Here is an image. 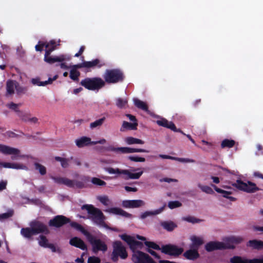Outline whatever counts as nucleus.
<instances>
[{"label":"nucleus","instance_id":"54","mask_svg":"<svg viewBox=\"0 0 263 263\" xmlns=\"http://www.w3.org/2000/svg\"><path fill=\"white\" fill-rule=\"evenodd\" d=\"M21 104H16L13 102H11L7 104V106L10 109L14 110L17 114L21 110L18 109V106Z\"/></svg>","mask_w":263,"mask_h":263},{"label":"nucleus","instance_id":"48","mask_svg":"<svg viewBox=\"0 0 263 263\" xmlns=\"http://www.w3.org/2000/svg\"><path fill=\"white\" fill-rule=\"evenodd\" d=\"M198 186L201 190L203 192L209 194H213L214 193L213 189L208 185H203L200 183L198 184Z\"/></svg>","mask_w":263,"mask_h":263},{"label":"nucleus","instance_id":"10","mask_svg":"<svg viewBox=\"0 0 263 263\" xmlns=\"http://www.w3.org/2000/svg\"><path fill=\"white\" fill-rule=\"evenodd\" d=\"M108 151L115 152L117 154H129L134 153H148V151L142 148H135L128 147H116L114 146L110 145L106 147Z\"/></svg>","mask_w":263,"mask_h":263},{"label":"nucleus","instance_id":"12","mask_svg":"<svg viewBox=\"0 0 263 263\" xmlns=\"http://www.w3.org/2000/svg\"><path fill=\"white\" fill-rule=\"evenodd\" d=\"M132 260L134 263H157L147 254L141 251L134 252Z\"/></svg>","mask_w":263,"mask_h":263},{"label":"nucleus","instance_id":"20","mask_svg":"<svg viewBox=\"0 0 263 263\" xmlns=\"http://www.w3.org/2000/svg\"><path fill=\"white\" fill-rule=\"evenodd\" d=\"M183 256L188 260H195L199 257L197 250L191 249L186 251L183 254Z\"/></svg>","mask_w":263,"mask_h":263},{"label":"nucleus","instance_id":"7","mask_svg":"<svg viewBox=\"0 0 263 263\" xmlns=\"http://www.w3.org/2000/svg\"><path fill=\"white\" fill-rule=\"evenodd\" d=\"M104 170L109 174H122L123 175V178L125 180L129 179H138L143 174V171L138 173H132L128 170H121L118 168H114L112 167H105Z\"/></svg>","mask_w":263,"mask_h":263},{"label":"nucleus","instance_id":"13","mask_svg":"<svg viewBox=\"0 0 263 263\" xmlns=\"http://www.w3.org/2000/svg\"><path fill=\"white\" fill-rule=\"evenodd\" d=\"M70 222L69 218L64 215H59L50 219L48 222V225L50 227L60 228Z\"/></svg>","mask_w":263,"mask_h":263},{"label":"nucleus","instance_id":"47","mask_svg":"<svg viewBox=\"0 0 263 263\" xmlns=\"http://www.w3.org/2000/svg\"><path fill=\"white\" fill-rule=\"evenodd\" d=\"M15 88L17 94L19 95L25 93L28 90L27 87L21 86L17 82L16 83Z\"/></svg>","mask_w":263,"mask_h":263},{"label":"nucleus","instance_id":"18","mask_svg":"<svg viewBox=\"0 0 263 263\" xmlns=\"http://www.w3.org/2000/svg\"><path fill=\"white\" fill-rule=\"evenodd\" d=\"M145 205V202L142 200H124L122 205L126 208H137Z\"/></svg>","mask_w":263,"mask_h":263},{"label":"nucleus","instance_id":"30","mask_svg":"<svg viewBox=\"0 0 263 263\" xmlns=\"http://www.w3.org/2000/svg\"><path fill=\"white\" fill-rule=\"evenodd\" d=\"M192 241V244L190 245V248L198 250L200 246L203 243V241L202 238L196 236H193L191 238Z\"/></svg>","mask_w":263,"mask_h":263},{"label":"nucleus","instance_id":"45","mask_svg":"<svg viewBox=\"0 0 263 263\" xmlns=\"http://www.w3.org/2000/svg\"><path fill=\"white\" fill-rule=\"evenodd\" d=\"M80 75V72L74 68H71L70 71V78L71 79L74 81H77L79 80V77Z\"/></svg>","mask_w":263,"mask_h":263},{"label":"nucleus","instance_id":"61","mask_svg":"<svg viewBox=\"0 0 263 263\" xmlns=\"http://www.w3.org/2000/svg\"><path fill=\"white\" fill-rule=\"evenodd\" d=\"M39 44L36 45L35 47V50L38 51H42L43 47L45 46V43L39 42Z\"/></svg>","mask_w":263,"mask_h":263},{"label":"nucleus","instance_id":"4","mask_svg":"<svg viewBox=\"0 0 263 263\" xmlns=\"http://www.w3.org/2000/svg\"><path fill=\"white\" fill-rule=\"evenodd\" d=\"M80 84L90 90H99L105 85V81L100 77L85 78Z\"/></svg>","mask_w":263,"mask_h":263},{"label":"nucleus","instance_id":"25","mask_svg":"<svg viewBox=\"0 0 263 263\" xmlns=\"http://www.w3.org/2000/svg\"><path fill=\"white\" fill-rule=\"evenodd\" d=\"M85 63L86 68H94L95 67L101 68L105 65V63L100 61L99 59H96L91 61H85Z\"/></svg>","mask_w":263,"mask_h":263},{"label":"nucleus","instance_id":"53","mask_svg":"<svg viewBox=\"0 0 263 263\" xmlns=\"http://www.w3.org/2000/svg\"><path fill=\"white\" fill-rule=\"evenodd\" d=\"M91 182L93 184L98 186H105L106 184V183L104 181L96 177H93L92 178Z\"/></svg>","mask_w":263,"mask_h":263},{"label":"nucleus","instance_id":"59","mask_svg":"<svg viewBox=\"0 0 263 263\" xmlns=\"http://www.w3.org/2000/svg\"><path fill=\"white\" fill-rule=\"evenodd\" d=\"M100 259L96 256H91L88 259L87 263H100Z\"/></svg>","mask_w":263,"mask_h":263},{"label":"nucleus","instance_id":"2","mask_svg":"<svg viewBox=\"0 0 263 263\" xmlns=\"http://www.w3.org/2000/svg\"><path fill=\"white\" fill-rule=\"evenodd\" d=\"M46 50L44 60L49 64H52L57 62H63L65 60V56L63 54L60 56L52 57L50 56L51 53L55 49L56 43L55 41L51 40L49 43H45Z\"/></svg>","mask_w":263,"mask_h":263},{"label":"nucleus","instance_id":"32","mask_svg":"<svg viewBox=\"0 0 263 263\" xmlns=\"http://www.w3.org/2000/svg\"><path fill=\"white\" fill-rule=\"evenodd\" d=\"M247 246L257 250L263 249V241L258 240H251L247 243Z\"/></svg>","mask_w":263,"mask_h":263},{"label":"nucleus","instance_id":"27","mask_svg":"<svg viewBox=\"0 0 263 263\" xmlns=\"http://www.w3.org/2000/svg\"><path fill=\"white\" fill-rule=\"evenodd\" d=\"M76 144L78 147H83L89 145H92L91 139L89 137L83 136L76 140Z\"/></svg>","mask_w":263,"mask_h":263},{"label":"nucleus","instance_id":"37","mask_svg":"<svg viewBox=\"0 0 263 263\" xmlns=\"http://www.w3.org/2000/svg\"><path fill=\"white\" fill-rule=\"evenodd\" d=\"M128 104L127 99L118 98L116 99V105L120 109L125 108Z\"/></svg>","mask_w":263,"mask_h":263},{"label":"nucleus","instance_id":"1","mask_svg":"<svg viewBox=\"0 0 263 263\" xmlns=\"http://www.w3.org/2000/svg\"><path fill=\"white\" fill-rule=\"evenodd\" d=\"M81 209L87 210L88 214L90 215V218L95 223L106 229H110L105 222V217L100 209L91 204H84Z\"/></svg>","mask_w":263,"mask_h":263},{"label":"nucleus","instance_id":"6","mask_svg":"<svg viewBox=\"0 0 263 263\" xmlns=\"http://www.w3.org/2000/svg\"><path fill=\"white\" fill-rule=\"evenodd\" d=\"M86 238L91 246L92 252L97 254L99 252H105L108 249L107 245L105 241L93 235L90 233Z\"/></svg>","mask_w":263,"mask_h":263},{"label":"nucleus","instance_id":"44","mask_svg":"<svg viewBox=\"0 0 263 263\" xmlns=\"http://www.w3.org/2000/svg\"><path fill=\"white\" fill-rule=\"evenodd\" d=\"M57 161L61 162V165L63 168H67L69 166V159L62 158L59 156H56L54 158Z\"/></svg>","mask_w":263,"mask_h":263},{"label":"nucleus","instance_id":"50","mask_svg":"<svg viewBox=\"0 0 263 263\" xmlns=\"http://www.w3.org/2000/svg\"><path fill=\"white\" fill-rule=\"evenodd\" d=\"M13 214V210H9L7 212L0 214V221H3L5 219L11 217Z\"/></svg>","mask_w":263,"mask_h":263},{"label":"nucleus","instance_id":"23","mask_svg":"<svg viewBox=\"0 0 263 263\" xmlns=\"http://www.w3.org/2000/svg\"><path fill=\"white\" fill-rule=\"evenodd\" d=\"M57 78L55 76L53 79L49 78L47 81H41L39 78H32L31 80V83L33 85H37L39 86H44L47 84L52 83L53 80H55Z\"/></svg>","mask_w":263,"mask_h":263},{"label":"nucleus","instance_id":"39","mask_svg":"<svg viewBox=\"0 0 263 263\" xmlns=\"http://www.w3.org/2000/svg\"><path fill=\"white\" fill-rule=\"evenodd\" d=\"M16 83V82L12 80H9L7 82L6 89L8 94L12 95L14 93V88H15Z\"/></svg>","mask_w":263,"mask_h":263},{"label":"nucleus","instance_id":"36","mask_svg":"<svg viewBox=\"0 0 263 263\" xmlns=\"http://www.w3.org/2000/svg\"><path fill=\"white\" fill-rule=\"evenodd\" d=\"M21 233L24 237L28 238H31L32 236L35 235L31 227L30 228H22L21 230Z\"/></svg>","mask_w":263,"mask_h":263},{"label":"nucleus","instance_id":"64","mask_svg":"<svg viewBox=\"0 0 263 263\" xmlns=\"http://www.w3.org/2000/svg\"><path fill=\"white\" fill-rule=\"evenodd\" d=\"M250 263H263L262 258H253L250 259Z\"/></svg>","mask_w":263,"mask_h":263},{"label":"nucleus","instance_id":"51","mask_svg":"<svg viewBox=\"0 0 263 263\" xmlns=\"http://www.w3.org/2000/svg\"><path fill=\"white\" fill-rule=\"evenodd\" d=\"M243 240L241 237L232 236L228 238V241L232 244H239Z\"/></svg>","mask_w":263,"mask_h":263},{"label":"nucleus","instance_id":"15","mask_svg":"<svg viewBox=\"0 0 263 263\" xmlns=\"http://www.w3.org/2000/svg\"><path fill=\"white\" fill-rule=\"evenodd\" d=\"M30 226L32 228L35 235L42 233L45 234H48L50 233L47 226L41 221L37 220L32 221L30 222Z\"/></svg>","mask_w":263,"mask_h":263},{"label":"nucleus","instance_id":"41","mask_svg":"<svg viewBox=\"0 0 263 263\" xmlns=\"http://www.w3.org/2000/svg\"><path fill=\"white\" fill-rule=\"evenodd\" d=\"M120 237L123 240L125 241L129 246L130 248H131L134 238L126 234H122L120 235Z\"/></svg>","mask_w":263,"mask_h":263},{"label":"nucleus","instance_id":"3","mask_svg":"<svg viewBox=\"0 0 263 263\" xmlns=\"http://www.w3.org/2000/svg\"><path fill=\"white\" fill-rule=\"evenodd\" d=\"M105 83L115 84L122 82L124 76L121 70L119 69H106L103 75Z\"/></svg>","mask_w":263,"mask_h":263},{"label":"nucleus","instance_id":"63","mask_svg":"<svg viewBox=\"0 0 263 263\" xmlns=\"http://www.w3.org/2000/svg\"><path fill=\"white\" fill-rule=\"evenodd\" d=\"M147 251L149 253H150L152 255L154 256L156 258H157V259L160 258V255H159L155 251H154L150 249H148Z\"/></svg>","mask_w":263,"mask_h":263},{"label":"nucleus","instance_id":"21","mask_svg":"<svg viewBox=\"0 0 263 263\" xmlns=\"http://www.w3.org/2000/svg\"><path fill=\"white\" fill-rule=\"evenodd\" d=\"M211 186L214 188L216 192L218 193L221 194L222 196L224 198L229 199L231 201H235L236 198L230 195L232 194V192L230 191H224L220 188H218L216 185L214 184H211Z\"/></svg>","mask_w":263,"mask_h":263},{"label":"nucleus","instance_id":"34","mask_svg":"<svg viewBox=\"0 0 263 263\" xmlns=\"http://www.w3.org/2000/svg\"><path fill=\"white\" fill-rule=\"evenodd\" d=\"M134 102L135 105L137 108L141 109L146 112L148 111V107L146 103L139 100L138 99H134Z\"/></svg>","mask_w":263,"mask_h":263},{"label":"nucleus","instance_id":"24","mask_svg":"<svg viewBox=\"0 0 263 263\" xmlns=\"http://www.w3.org/2000/svg\"><path fill=\"white\" fill-rule=\"evenodd\" d=\"M0 166H2L5 168H9L16 170H27V167L22 164L19 163H10V162H0Z\"/></svg>","mask_w":263,"mask_h":263},{"label":"nucleus","instance_id":"56","mask_svg":"<svg viewBox=\"0 0 263 263\" xmlns=\"http://www.w3.org/2000/svg\"><path fill=\"white\" fill-rule=\"evenodd\" d=\"M182 203L179 201H171L168 203V207L171 209L180 207Z\"/></svg>","mask_w":263,"mask_h":263},{"label":"nucleus","instance_id":"28","mask_svg":"<svg viewBox=\"0 0 263 263\" xmlns=\"http://www.w3.org/2000/svg\"><path fill=\"white\" fill-rule=\"evenodd\" d=\"M165 207V204H164L163 206H162L160 208L157 209L155 211L144 212V213H142L141 214L140 218L141 219H144L146 218V217H147L148 216H154V215L159 214L161 212H163Z\"/></svg>","mask_w":263,"mask_h":263},{"label":"nucleus","instance_id":"43","mask_svg":"<svg viewBox=\"0 0 263 263\" xmlns=\"http://www.w3.org/2000/svg\"><path fill=\"white\" fill-rule=\"evenodd\" d=\"M97 199L105 206H108L111 204V202L107 196H100L97 197Z\"/></svg>","mask_w":263,"mask_h":263},{"label":"nucleus","instance_id":"26","mask_svg":"<svg viewBox=\"0 0 263 263\" xmlns=\"http://www.w3.org/2000/svg\"><path fill=\"white\" fill-rule=\"evenodd\" d=\"M106 212L112 213L116 215H121L127 218L130 217L132 216L131 214L126 212V211L123 210L122 209L119 208H111L106 210Z\"/></svg>","mask_w":263,"mask_h":263},{"label":"nucleus","instance_id":"11","mask_svg":"<svg viewBox=\"0 0 263 263\" xmlns=\"http://www.w3.org/2000/svg\"><path fill=\"white\" fill-rule=\"evenodd\" d=\"M183 249L176 245L168 244L161 247L162 253L174 257H178L183 252Z\"/></svg>","mask_w":263,"mask_h":263},{"label":"nucleus","instance_id":"42","mask_svg":"<svg viewBox=\"0 0 263 263\" xmlns=\"http://www.w3.org/2000/svg\"><path fill=\"white\" fill-rule=\"evenodd\" d=\"M106 118L105 117L97 120L90 124V127L92 129L101 126L104 122Z\"/></svg>","mask_w":263,"mask_h":263},{"label":"nucleus","instance_id":"16","mask_svg":"<svg viewBox=\"0 0 263 263\" xmlns=\"http://www.w3.org/2000/svg\"><path fill=\"white\" fill-rule=\"evenodd\" d=\"M156 123L160 126L164 127L171 129L173 132L183 133V132L180 128H177L175 124L172 122H169L164 118H160L156 121Z\"/></svg>","mask_w":263,"mask_h":263},{"label":"nucleus","instance_id":"5","mask_svg":"<svg viewBox=\"0 0 263 263\" xmlns=\"http://www.w3.org/2000/svg\"><path fill=\"white\" fill-rule=\"evenodd\" d=\"M112 252L110 255L111 260L116 262L120 257L121 259H125L128 256L127 252L125 247L123 245L121 241L117 240L112 243Z\"/></svg>","mask_w":263,"mask_h":263},{"label":"nucleus","instance_id":"46","mask_svg":"<svg viewBox=\"0 0 263 263\" xmlns=\"http://www.w3.org/2000/svg\"><path fill=\"white\" fill-rule=\"evenodd\" d=\"M35 169L37 170L41 175H44L46 174V168L43 165L37 162H35Z\"/></svg>","mask_w":263,"mask_h":263},{"label":"nucleus","instance_id":"62","mask_svg":"<svg viewBox=\"0 0 263 263\" xmlns=\"http://www.w3.org/2000/svg\"><path fill=\"white\" fill-rule=\"evenodd\" d=\"M46 248H50L53 252H60L61 251L60 248L57 249L54 245L52 243H49Z\"/></svg>","mask_w":263,"mask_h":263},{"label":"nucleus","instance_id":"38","mask_svg":"<svg viewBox=\"0 0 263 263\" xmlns=\"http://www.w3.org/2000/svg\"><path fill=\"white\" fill-rule=\"evenodd\" d=\"M235 144V141L234 140L225 139L222 141L221 143V147L224 148H232Z\"/></svg>","mask_w":263,"mask_h":263},{"label":"nucleus","instance_id":"8","mask_svg":"<svg viewBox=\"0 0 263 263\" xmlns=\"http://www.w3.org/2000/svg\"><path fill=\"white\" fill-rule=\"evenodd\" d=\"M232 185L239 190L243 191L248 193H253L256 191L261 190L257 187L255 183L248 181L247 183L243 182L241 180H237L236 182L232 184Z\"/></svg>","mask_w":263,"mask_h":263},{"label":"nucleus","instance_id":"33","mask_svg":"<svg viewBox=\"0 0 263 263\" xmlns=\"http://www.w3.org/2000/svg\"><path fill=\"white\" fill-rule=\"evenodd\" d=\"M70 225L71 227L83 233L86 236V237L90 233L89 232L86 231L81 224L75 221L70 222Z\"/></svg>","mask_w":263,"mask_h":263},{"label":"nucleus","instance_id":"55","mask_svg":"<svg viewBox=\"0 0 263 263\" xmlns=\"http://www.w3.org/2000/svg\"><path fill=\"white\" fill-rule=\"evenodd\" d=\"M40 240L39 244L41 246L43 247L44 248H46L47 246L49 244L48 243V240L46 236L44 235L40 236Z\"/></svg>","mask_w":263,"mask_h":263},{"label":"nucleus","instance_id":"40","mask_svg":"<svg viewBox=\"0 0 263 263\" xmlns=\"http://www.w3.org/2000/svg\"><path fill=\"white\" fill-rule=\"evenodd\" d=\"M231 263H250V259L243 258L240 256H234L230 259Z\"/></svg>","mask_w":263,"mask_h":263},{"label":"nucleus","instance_id":"49","mask_svg":"<svg viewBox=\"0 0 263 263\" xmlns=\"http://www.w3.org/2000/svg\"><path fill=\"white\" fill-rule=\"evenodd\" d=\"M144 244L146 247L149 248V249L152 248L154 250L161 251V247H160V246L156 244L154 242L145 241L144 242Z\"/></svg>","mask_w":263,"mask_h":263},{"label":"nucleus","instance_id":"9","mask_svg":"<svg viewBox=\"0 0 263 263\" xmlns=\"http://www.w3.org/2000/svg\"><path fill=\"white\" fill-rule=\"evenodd\" d=\"M50 178L57 183L64 184L69 187H76L78 189L84 187V183L80 181L73 180L65 177H58L51 176Z\"/></svg>","mask_w":263,"mask_h":263},{"label":"nucleus","instance_id":"35","mask_svg":"<svg viewBox=\"0 0 263 263\" xmlns=\"http://www.w3.org/2000/svg\"><path fill=\"white\" fill-rule=\"evenodd\" d=\"M125 142L128 145L132 144H143L144 143V141L136 138L133 137H127L125 139Z\"/></svg>","mask_w":263,"mask_h":263},{"label":"nucleus","instance_id":"22","mask_svg":"<svg viewBox=\"0 0 263 263\" xmlns=\"http://www.w3.org/2000/svg\"><path fill=\"white\" fill-rule=\"evenodd\" d=\"M159 157L162 159H170V160H173L178 161L180 162H185V163H194L195 162V160L189 158H178V157H175L171 156L169 155H162L160 154L159 155Z\"/></svg>","mask_w":263,"mask_h":263},{"label":"nucleus","instance_id":"31","mask_svg":"<svg viewBox=\"0 0 263 263\" xmlns=\"http://www.w3.org/2000/svg\"><path fill=\"white\" fill-rule=\"evenodd\" d=\"M161 226L168 232L173 231L177 227V224L172 221H164L160 222Z\"/></svg>","mask_w":263,"mask_h":263},{"label":"nucleus","instance_id":"57","mask_svg":"<svg viewBox=\"0 0 263 263\" xmlns=\"http://www.w3.org/2000/svg\"><path fill=\"white\" fill-rule=\"evenodd\" d=\"M143 246V243L140 242V241H137V240H136L135 239L133 241V243L132 244V246L131 247V248L130 249L133 250V251L134 252H135L134 250L138 248H141Z\"/></svg>","mask_w":263,"mask_h":263},{"label":"nucleus","instance_id":"14","mask_svg":"<svg viewBox=\"0 0 263 263\" xmlns=\"http://www.w3.org/2000/svg\"><path fill=\"white\" fill-rule=\"evenodd\" d=\"M234 248L235 246L233 245L226 246L224 243L218 241H210L207 243L205 246V249L208 252H212L216 250H222L225 249H233Z\"/></svg>","mask_w":263,"mask_h":263},{"label":"nucleus","instance_id":"58","mask_svg":"<svg viewBox=\"0 0 263 263\" xmlns=\"http://www.w3.org/2000/svg\"><path fill=\"white\" fill-rule=\"evenodd\" d=\"M128 159L131 161L133 162H143L145 161V159L143 157H140L138 156H130L128 157Z\"/></svg>","mask_w":263,"mask_h":263},{"label":"nucleus","instance_id":"29","mask_svg":"<svg viewBox=\"0 0 263 263\" xmlns=\"http://www.w3.org/2000/svg\"><path fill=\"white\" fill-rule=\"evenodd\" d=\"M138 125V122H136L129 123L127 121H123L120 130L124 132L126 130H136Z\"/></svg>","mask_w":263,"mask_h":263},{"label":"nucleus","instance_id":"60","mask_svg":"<svg viewBox=\"0 0 263 263\" xmlns=\"http://www.w3.org/2000/svg\"><path fill=\"white\" fill-rule=\"evenodd\" d=\"M17 115L24 121L27 122L28 121V116L24 113L23 111H20Z\"/></svg>","mask_w":263,"mask_h":263},{"label":"nucleus","instance_id":"52","mask_svg":"<svg viewBox=\"0 0 263 263\" xmlns=\"http://www.w3.org/2000/svg\"><path fill=\"white\" fill-rule=\"evenodd\" d=\"M183 220L192 223H198L202 221V220L200 219H198L194 216H191L183 217Z\"/></svg>","mask_w":263,"mask_h":263},{"label":"nucleus","instance_id":"19","mask_svg":"<svg viewBox=\"0 0 263 263\" xmlns=\"http://www.w3.org/2000/svg\"><path fill=\"white\" fill-rule=\"evenodd\" d=\"M69 244L82 250H86L87 248L84 241L78 237H74L71 238L69 240Z\"/></svg>","mask_w":263,"mask_h":263},{"label":"nucleus","instance_id":"17","mask_svg":"<svg viewBox=\"0 0 263 263\" xmlns=\"http://www.w3.org/2000/svg\"><path fill=\"white\" fill-rule=\"evenodd\" d=\"M0 152L5 155H12L11 159L15 160L16 159V155L20 154V151L16 148L0 144Z\"/></svg>","mask_w":263,"mask_h":263}]
</instances>
